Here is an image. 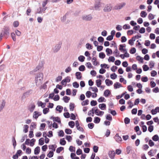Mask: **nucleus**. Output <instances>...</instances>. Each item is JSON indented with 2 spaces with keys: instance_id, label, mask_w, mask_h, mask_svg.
I'll return each mask as SVG.
<instances>
[{
  "instance_id": "6ab92c4d",
  "label": "nucleus",
  "mask_w": 159,
  "mask_h": 159,
  "mask_svg": "<svg viewBox=\"0 0 159 159\" xmlns=\"http://www.w3.org/2000/svg\"><path fill=\"white\" fill-rule=\"evenodd\" d=\"M36 124L35 123L33 122L31 123V125L30 126V128L31 130H33L34 129L36 128Z\"/></svg>"
},
{
  "instance_id": "c85d7f7f",
  "label": "nucleus",
  "mask_w": 159,
  "mask_h": 159,
  "mask_svg": "<svg viewBox=\"0 0 159 159\" xmlns=\"http://www.w3.org/2000/svg\"><path fill=\"white\" fill-rule=\"evenodd\" d=\"M108 61L109 62H114L115 61V58L113 56H110L108 59Z\"/></svg>"
},
{
  "instance_id": "5701e85b",
  "label": "nucleus",
  "mask_w": 159,
  "mask_h": 159,
  "mask_svg": "<svg viewBox=\"0 0 159 159\" xmlns=\"http://www.w3.org/2000/svg\"><path fill=\"white\" fill-rule=\"evenodd\" d=\"M110 93L111 92L108 89H107L104 91V95L105 97H107Z\"/></svg>"
},
{
  "instance_id": "393cba45",
  "label": "nucleus",
  "mask_w": 159,
  "mask_h": 159,
  "mask_svg": "<svg viewBox=\"0 0 159 159\" xmlns=\"http://www.w3.org/2000/svg\"><path fill=\"white\" fill-rule=\"evenodd\" d=\"M106 105L104 103L100 104L99 107L102 110H104L106 108Z\"/></svg>"
},
{
  "instance_id": "ddd939ff",
  "label": "nucleus",
  "mask_w": 159,
  "mask_h": 159,
  "mask_svg": "<svg viewBox=\"0 0 159 159\" xmlns=\"http://www.w3.org/2000/svg\"><path fill=\"white\" fill-rule=\"evenodd\" d=\"M108 154L110 157L111 159H113L114 158L115 152L114 151H111L109 152Z\"/></svg>"
},
{
  "instance_id": "f8f14e48",
  "label": "nucleus",
  "mask_w": 159,
  "mask_h": 159,
  "mask_svg": "<svg viewBox=\"0 0 159 159\" xmlns=\"http://www.w3.org/2000/svg\"><path fill=\"white\" fill-rule=\"evenodd\" d=\"M6 104V102L4 100H3L1 102L0 104V111L4 108Z\"/></svg>"
},
{
  "instance_id": "cd10ccee",
  "label": "nucleus",
  "mask_w": 159,
  "mask_h": 159,
  "mask_svg": "<svg viewBox=\"0 0 159 159\" xmlns=\"http://www.w3.org/2000/svg\"><path fill=\"white\" fill-rule=\"evenodd\" d=\"M97 59L95 57H93L92 60V61L93 63V64L94 66L97 65V62L96 61Z\"/></svg>"
},
{
  "instance_id": "603ef678",
  "label": "nucleus",
  "mask_w": 159,
  "mask_h": 159,
  "mask_svg": "<svg viewBox=\"0 0 159 159\" xmlns=\"http://www.w3.org/2000/svg\"><path fill=\"white\" fill-rule=\"evenodd\" d=\"M53 152L52 151H51L49 152V153L48 154L47 156L51 158L53 157Z\"/></svg>"
},
{
  "instance_id": "6e6d98bb",
  "label": "nucleus",
  "mask_w": 159,
  "mask_h": 159,
  "mask_svg": "<svg viewBox=\"0 0 159 159\" xmlns=\"http://www.w3.org/2000/svg\"><path fill=\"white\" fill-rule=\"evenodd\" d=\"M49 109L48 108H45L43 110V113L44 114H46L49 111Z\"/></svg>"
},
{
  "instance_id": "e2e57ef3",
  "label": "nucleus",
  "mask_w": 159,
  "mask_h": 159,
  "mask_svg": "<svg viewBox=\"0 0 159 159\" xmlns=\"http://www.w3.org/2000/svg\"><path fill=\"white\" fill-rule=\"evenodd\" d=\"M64 148L62 147H60L58 148L56 150V152L57 153H59L60 152L63 150Z\"/></svg>"
},
{
  "instance_id": "a19ab883",
  "label": "nucleus",
  "mask_w": 159,
  "mask_h": 159,
  "mask_svg": "<svg viewBox=\"0 0 159 159\" xmlns=\"http://www.w3.org/2000/svg\"><path fill=\"white\" fill-rule=\"evenodd\" d=\"M72 85L74 87L76 88H78L79 86V84L77 82H73L72 84Z\"/></svg>"
},
{
  "instance_id": "052dcab7",
  "label": "nucleus",
  "mask_w": 159,
  "mask_h": 159,
  "mask_svg": "<svg viewBox=\"0 0 159 159\" xmlns=\"http://www.w3.org/2000/svg\"><path fill=\"white\" fill-rule=\"evenodd\" d=\"M66 15H64L63 16L61 17V22H64L66 20Z\"/></svg>"
},
{
  "instance_id": "a211bd4d",
  "label": "nucleus",
  "mask_w": 159,
  "mask_h": 159,
  "mask_svg": "<svg viewBox=\"0 0 159 159\" xmlns=\"http://www.w3.org/2000/svg\"><path fill=\"white\" fill-rule=\"evenodd\" d=\"M106 52H107V55L108 56H110L112 53V50L109 48H107L106 49Z\"/></svg>"
},
{
  "instance_id": "13d9d810",
  "label": "nucleus",
  "mask_w": 159,
  "mask_h": 159,
  "mask_svg": "<svg viewBox=\"0 0 159 159\" xmlns=\"http://www.w3.org/2000/svg\"><path fill=\"white\" fill-rule=\"evenodd\" d=\"M100 66L102 68H109V67L108 66V65L106 64H101L100 65Z\"/></svg>"
},
{
  "instance_id": "3c124183",
  "label": "nucleus",
  "mask_w": 159,
  "mask_h": 159,
  "mask_svg": "<svg viewBox=\"0 0 159 159\" xmlns=\"http://www.w3.org/2000/svg\"><path fill=\"white\" fill-rule=\"evenodd\" d=\"M43 67V64L42 62L39 63V65L37 66V68L39 70L42 68Z\"/></svg>"
},
{
  "instance_id": "a878e982",
  "label": "nucleus",
  "mask_w": 159,
  "mask_h": 159,
  "mask_svg": "<svg viewBox=\"0 0 159 159\" xmlns=\"http://www.w3.org/2000/svg\"><path fill=\"white\" fill-rule=\"evenodd\" d=\"M63 110V107L61 106H57L56 108V110L60 113Z\"/></svg>"
},
{
  "instance_id": "37998d69",
  "label": "nucleus",
  "mask_w": 159,
  "mask_h": 159,
  "mask_svg": "<svg viewBox=\"0 0 159 159\" xmlns=\"http://www.w3.org/2000/svg\"><path fill=\"white\" fill-rule=\"evenodd\" d=\"M158 138L159 137L158 135H157L156 134L152 137V139L153 141H157L158 140Z\"/></svg>"
},
{
  "instance_id": "a18cd8bd",
  "label": "nucleus",
  "mask_w": 159,
  "mask_h": 159,
  "mask_svg": "<svg viewBox=\"0 0 159 159\" xmlns=\"http://www.w3.org/2000/svg\"><path fill=\"white\" fill-rule=\"evenodd\" d=\"M89 102V100L87 99L85 101H83L81 103V104L83 106L86 105L88 104Z\"/></svg>"
},
{
  "instance_id": "4be33fe9",
  "label": "nucleus",
  "mask_w": 159,
  "mask_h": 159,
  "mask_svg": "<svg viewBox=\"0 0 159 159\" xmlns=\"http://www.w3.org/2000/svg\"><path fill=\"white\" fill-rule=\"evenodd\" d=\"M96 107H93L92 108L91 110L89 111L88 113V115L89 116H90L91 115V113L93 114L92 116H93V114L95 113V110Z\"/></svg>"
},
{
  "instance_id": "de8ad7c7",
  "label": "nucleus",
  "mask_w": 159,
  "mask_h": 159,
  "mask_svg": "<svg viewBox=\"0 0 159 159\" xmlns=\"http://www.w3.org/2000/svg\"><path fill=\"white\" fill-rule=\"evenodd\" d=\"M39 144L42 145L44 144V139L43 138H41L39 140Z\"/></svg>"
},
{
  "instance_id": "7ed1b4c3",
  "label": "nucleus",
  "mask_w": 159,
  "mask_h": 159,
  "mask_svg": "<svg viewBox=\"0 0 159 159\" xmlns=\"http://www.w3.org/2000/svg\"><path fill=\"white\" fill-rule=\"evenodd\" d=\"M81 18L84 20L89 21L92 20L93 17L92 15L91 14L88 15L84 14L82 16Z\"/></svg>"
},
{
  "instance_id": "338daca9",
  "label": "nucleus",
  "mask_w": 159,
  "mask_h": 159,
  "mask_svg": "<svg viewBox=\"0 0 159 159\" xmlns=\"http://www.w3.org/2000/svg\"><path fill=\"white\" fill-rule=\"evenodd\" d=\"M143 70L144 71H146L149 69V67L147 65H144L143 66Z\"/></svg>"
},
{
  "instance_id": "c03bdc74",
  "label": "nucleus",
  "mask_w": 159,
  "mask_h": 159,
  "mask_svg": "<svg viewBox=\"0 0 159 159\" xmlns=\"http://www.w3.org/2000/svg\"><path fill=\"white\" fill-rule=\"evenodd\" d=\"M35 141V139H31L30 143V146L31 147H33L34 145Z\"/></svg>"
},
{
  "instance_id": "0e129e2a",
  "label": "nucleus",
  "mask_w": 159,
  "mask_h": 159,
  "mask_svg": "<svg viewBox=\"0 0 159 159\" xmlns=\"http://www.w3.org/2000/svg\"><path fill=\"white\" fill-rule=\"evenodd\" d=\"M72 70V69L71 67L70 66L68 67L67 68H66L65 70V72L68 73L70 72Z\"/></svg>"
},
{
  "instance_id": "dca6fc26",
  "label": "nucleus",
  "mask_w": 159,
  "mask_h": 159,
  "mask_svg": "<svg viewBox=\"0 0 159 159\" xmlns=\"http://www.w3.org/2000/svg\"><path fill=\"white\" fill-rule=\"evenodd\" d=\"M114 89H116L122 87V86L119 83L116 82L114 84Z\"/></svg>"
},
{
  "instance_id": "774afa93",
  "label": "nucleus",
  "mask_w": 159,
  "mask_h": 159,
  "mask_svg": "<svg viewBox=\"0 0 159 159\" xmlns=\"http://www.w3.org/2000/svg\"><path fill=\"white\" fill-rule=\"evenodd\" d=\"M152 91L155 93H158L159 92V89L158 87H156L153 89Z\"/></svg>"
},
{
  "instance_id": "79ce46f5",
  "label": "nucleus",
  "mask_w": 159,
  "mask_h": 159,
  "mask_svg": "<svg viewBox=\"0 0 159 159\" xmlns=\"http://www.w3.org/2000/svg\"><path fill=\"white\" fill-rule=\"evenodd\" d=\"M68 125L70 128H73L75 125V123L73 121H71L69 122Z\"/></svg>"
},
{
  "instance_id": "9d476101",
  "label": "nucleus",
  "mask_w": 159,
  "mask_h": 159,
  "mask_svg": "<svg viewBox=\"0 0 159 159\" xmlns=\"http://www.w3.org/2000/svg\"><path fill=\"white\" fill-rule=\"evenodd\" d=\"M41 113L40 112L35 111L33 113V117L34 118L37 119L39 116L41 115Z\"/></svg>"
},
{
  "instance_id": "473e14b6",
  "label": "nucleus",
  "mask_w": 159,
  "mask_h": 159,
  "mask_svg": "<svg viewBox=\"0 0 159 159\" xmlns=\"http://www.w3.org/2000/svg\"><path fill=\"white\" fill-rule=\"evenodd\" d=\"M63 99L65 102L67 103L70 99V98L67 96H65L64 97Z\"/></svg>"
},
{
  "instance_id": "aec40b11",
  "label": "nucleus",
  "mask_w": 159,
  "mask_h": 159,
  "mask_svg": "<svg viewBox=\"0 0 159 159\" xmlns=\"http://www.w3.org/2000/svg\"><path fill=\"white\" fill-rule=\"evenodd\" d=\"M76 78L78 80H80L82 77L81 73L80 72H78L75 73Z\"/></svg>"
},
{
  "instance_id": "1a4fd4ad",
  "label": "nucleus",
  "mask_w": 159,
  "mask_h": 159,
  "mask_svg": "<svg viewBox=\"0 0 159 159\" xmlns=\"http://www.w3.org/2000/svg\"><path fill=\"white\" fill-rule=\"evenodd\" d=\"M114 138L116 141L118 143H120L122 141L121 137L119 136L118 134H116L114 137Z\"/></svg>"
},
{
  "instance_id": "864d4df0",
  "label": "nucleus",
  "mask_w": 159,
  "mask_h": 159,
  "mask_svg": "<svg viewBox=\"0 0 159 159\" xmlns=\"http://www.w3.org/2000/svg\"><path fill=\"white\" fill-rule=\"evenodd\" d=\"M136 59L137 60L140 61L141 63L143 62V58L141 57L140 56H138L136 57Z\"/></svg>"
},
{
  "instance_id": "ea45409f",
  "label": "nucleus",
  "mask_w": 159,
  "mask_h": 159,
  "mask_svg": "<svg viewBox=\"0 0 159 159\" xmlns=\"http://www.w3.org/2000/svg\"><path fill=\"white\" fill-rule=\"evenodd\" d=\"M66 143V141L64 138L61 139L60 140V144L62 145H64Z\"/></svg>"
},
{
  "instance_id": "f704fd0d",
  "label": "nucleus",
  "mask_w": 159,
  "mask_h": 159,
  "mask_svg": "<svg viewBox=\"0 0 159 159\" xmlns=\"http://www.w3.org/2000/svg\"><path fill=\"white\" fill-rule=\"evenodd\" d=\"M35 107V106L34 104L31 105L29 108V110L31 112H32L34 110Z\"/></svg>"
},
{
  "instance_id": "72a5a7b5",
  "label": "nucleus",
  "mask_w": 159,
  "mask_h": 159,
  "mask_svg": "<svg viewBox=\"0 0 159 159\" xmlns=\"http://www.w3.org/2000/svg\"><path fill=\"white\" fill-rule=\"evenodd\" d=\"M23 128V132L25 133H27L28 131L29 126L27 125H24Z\"/></svg>"
},
{
  "instance_id": "e433bc0d",
  "label": "nucleus",
  "mask_w": 159,
  "mask_h": 159,
  "mask_svg": "<svg viewBox=\"0 0 159 159\" xmlns=\"http://www.w3.org/2000/svg\"><path fill=\"white\" fill-rule=\"evenodd\" d=\"M85 57L83 56H80L78 58V60L81 61L83 62L84 61Z\"/></svg>"
},
{
  "instance_id": "8fccbe9b",
  "label": "nucleus",
  "mask_w": 159,
  "mask_h": 159,
  "mask_svg": "<svg viewBox=\"0 0 159 159\" xmlns=\"http://www.w3.org/2000/svg\"><path fill=\"white\" fill-rule=\"evenodd\" d=\"M124 122L126 124H129L130 122V120L128 117H126L124 119Z\"/></svg>"
},
{
  "instance_id": "bb28decb",
  "label": "nucleus",
  "mask_w": 159,
  "mask_h": 159,
  "mask_svg": "<svg viewBox=\"0 0 159 159\" xmlns=\"http://www.w3.org/2000/svg\"><path fill=\"white\" fill-rule=\"evenodd\" d=\"M56 147H57V146L56 145H49V149H50L52 150V151H55V149Z\"/></svg>"
},
{
  "instance_id": "4d7b16f0",
  "label": "nucleus",
  "mask_w": 159,
  "mask_h": 159,
  "mask_svg": "<svg viewBox=\"0 0 159 159\" xmlns=\"http://www.w3.org/2000/svg\"><path fill=\"white\" fill-rule=\"evenodd\" d=\"M65 132L67 134H70L72 133V131L70 129H66L65 130Z\"/></svg>"
},
{
  "instance_id": "f257e3e1",
  "label": "nucleus",
  "mask_w": 159,
  "mask_h": 159,
  "mask_svg": "<svg viewBox=\"0 0 159 159\" xmlns=\"http://www.w3.org/2000/svg\"><path fill=\"white\" fill-rule=\"evenodd\" d=\"M43 74L42 73L38 74L35 77V83L36 85H39L41 84L43 80Z\"/></svg>"
},
{
  "instance_id": "7c9ffc66",
  "label": "nucleus",
  "mask_w": 159,
  "mask_h": 159,
  "mask_svg": "<svg viewBox=\"0 0 159 159\" xmlns=\"http://www.w3.org/2000/svg\"><path fill=\"white\" fill-rule=\"evenodd\" d=\"M96 83L97 86L99 87L101 84V81L100 80H98L96 81Z\"/></svg>"
},
{
  "instance_id": "bf43d9fd",
  "label": "nucleus",
  "mask_w": 159,
  "mask_h": 159,
  "mask_svg": "<svg viewBox=\"0 0 159 159\" xmlns=\"http://www.w3.org/2000/svg\"><path fill=\"white\" fill-rule=\"evenodd\" d=\"M86 48L88 49H92V45L89 43H87L86 45Z\"/></svg>"
},
{
  "instance_id": "680f3d73",
  "label": "nucleus",
  "mask_w": 159,
  "mask_h": 159,
  "mask_svg": "<svg viewBox=\"0 0 159 159\" xmlns=\"http://www.w3.org/2000/svg\"><path fill=\"white\" fill-rule=\"evenodd\" d=\"M97 102L96 101L92 100L91 102V105L92 106H94L97 104Z\"/></svg>"
},
{
  "instance_id": "2eb2a0df",
  "label": "nucleus",
  "mask_w": 159,
  "mask_h": 159,
  "mask_svg": "<svg viewBox=\"0 0 159 159\" xmlns=\"http://www.w3.org/2000/svg\"><path fill=\"white\" fill-rule=\"evenodd\" d=\"M47 9V7H43V8L39 7L37 10V13L39 14L41 13L42 12L45 11Z\"/></svg>"
},
{
  "instance_id": "2f4dec72",
  "label": "nucleus",
  "mask_w": 159,
  "mask_h": 159,
  "mask_svg": "<svg viewBox=\"0 0 159 159\" xmlns=\"http://www.w3.org/2000/svg\"><path fill=\"white\" fill-rule=\"evenodd\" d=\"M147 15V13L144 11H142L140 13V16L142 17H145Z\"/></svg>"
},
{
  "instance_id": "69168bd1",
  "label": "nucleus",
  "mask_w": 159,
  "mask_h": 159,
  "mask_svg": "<svg viewBox=\"0 0 159 159\" xmlns=\"http://www.w3.org/2000/svg\"><path fill=\"white\" fill-rule=\"evenodd\" d=\"M110 77L111 79H115L116 78L117 75L115 73H113L111 75Z\"/></svg>"
},
{
  "instance_id": "c9c22d12",
  "label": "nucleus",
  "mask_w": 159,
  "mask_h": 159,
  "mask_svg": "<svg viewBox=\"0 0 159 159\" xmlns=\"http://www.w3.org/2000/svg\"><path fill=\"white\" fill-rule=\"evenodd\" d=\"M98 101L99 102H105L106 101V99L104 97H101L98 99Z\"/></svg>"
},
{
  "instance_id": "b1692460",
  "label": "nucleus",
  "mask_w": 159,
  "mask_h": 159,
  "mask_svg": "<svg viewBox=\"0 0 159 159\" xmlns=\"http://www.w3.org/2000/svg\"><path fill=\"white\" fill-rule=\"evenodd\" d=\"M101 119L100 118L98 117H95L94 118V120L93 122L94 123L98 124L100 122Z\"/></svg>"
},
{
  "instance_id": "423d86ee",
  "label": "nucleus",
  "mask_w": 159,
  "mask_h": 159,
  "mask_svg": "<svg viewBox=\"0 0 159 159\" xmlns=\"http://www.w3.org/2000/svg\"><path fill=\"white\" fill-rule=\"evenodd\" d=\"M103 3L101 2H95L94 5V8L96 10H99L100 8L102 7Z\"/></svg>"
},
{
  "instance_id": "39448f33",
  "label": "nucleus",
  "mask_w": 159,
  "mask_h": 159,
  "mask_svg": "<svg viewBox=\"0 0 159 159\" xmlns=\"http://www.w3.org/2000/svg\"><path fill=\"white\" fill-rule=\"evenodd\" d=\"M112 8V5L111 4H108L105 6L103 8V11L104 12H109L111 10Z\"/></svg>"
},
{
  "instance_id": "4c0bfd02",
  "label": "nucleus",
  "mask_w": 159,
  "mask_h": 159,
  "mask_svg": "<svg viewBox=\"0 0 159 159\" xmlns=\"http://www.w3.org/2000/svg\"><path fill=\"white\" fill-rule=\"evenodd\" d=\"M105 55L103 52H101L99 53V57L101 59H103L105 57Z\"/></svg>"
},
{
  "instance_id": "6e6552de",
  "label": "nucleus",
  "mask_w": 159,
  "mask_h": 159,
  "mask_svg": "<svg viewBox=\"0 0 159 159\" xmlns=\"http://www.w3.org/2000/svg\"><path fill=\"white\" fill-rule=\"evenodd\" d=\"M95 113L97 116H101L103 115L104 112L103 111H100L97 108L95 110Z\"/></svg>"
},
{
  "instance_id": "412c9836",
  "label": "nucleus",
  "mask_w": 159,
  "mask_h": 159,
  "mask_svg": "<svg viewBox=\"0 0 159 159\" xmlns=\"http://www.w3.org/2000/svg\"><path fill=\"white\" fill-rule=\"evenodd\" d=\"M40 147L39 146L37 147L34 149V154L35 155L38 154L40 152Z\"/></svg>"
},
{
  "instance_id": "09e8293b",
  "label": "nucleus",
  "mask_w": 159,
  "mask_h": 159,
  "mask_svg": "<svg viewBox=\"0 0 159 159\" xmlns=\"http://www.w3.org/2000/svg\"><path fill=\"white\" fill-rule=\"evenodd\" d=\"M106 119L109 121H111L112 120V117L111 115L110 114H107L106 116Z\"/></svg>"
},
{
  "instance_id": "20e7f679",
  "label": "nucleus",
  "mask_w": 159,
  "mask_h": 159,
  "mask_svg": "<svg viewBox=\"0 0 159 159\" xmlns=\"http://www.w3.org/2000/svg\"><path fill=\"white\" fill-rule=\"evenodd\" d=\"M126 5V3L122 2L116 5L113 7V9L118 10L121 9Z\"/></svg>"
},
{
  "instance_id": "f03ea898",
  "label": "nucleus",
  "mask_w": 159,
  "mask_h": 159,
  "mask_svg": "<svg viewBox=\"0 0 159 159\" xmlns=\"http://www.w3.org/2000/svg\"><path fill=\"white\" fill-rule=\"evenodd\" d=\"M9 34V28L7 27H5L2 30L0 35V40L4 34L8 35Z\"/></svg>"
},
{
  "instance_id": "5fc2aeb1",
  "label": "nucleus",
  "mask_w": 159,
  "mask_h": 159,
  "mask_svg": "<svg viewBox=\"0 0 159 159\" xmlns=\"http://www.w3.org/2000/svg\"><path fill=\"white\" fill-rule=\"evenodd\" d=\"M92 93L90 91H87L86 93V96L88 98H89L92 95Z\"/></svg>"
},
{
  "instance_id": "49530a36",
  "label": "nucleus",
  "mask_w": 159,
  "mask_h": 159,
  "mask_svg": "<svg viewBox=\"0 0 159 159\" xmlns=\"http://www.w3.org/2000/svg\"><path fill=\"white\" fill-rule=\"evenodd\" d=\"M91 89L94 92H98V89L96 87H90L89 88V89L90 90Z\"/></svg>"
},
{
  "instance_id": "c756f323",
  "label": "nucleus",
  "mask_w": 159,
  "mask_h": 159,
  "mask_svg": "<svg viewBox=\"0 0 159 159\" xmlns=\"http://www.w3.org/2000/svg\"><path fill=\"white\" fill-rule=\"evenodd\" d=\"M45 104L43 103L42 102L40 101L38 103V105L39 106H41L42 108H43L45 107Z\"/></svg>"
},
{
  "instance_id": "58836bf2",
  "label": "nucleus",
  "mask_w": 159,
  "mask_h": 159,
  "mask_svg": "<svg viewBox=\"0 0 159 159\" xmlns=\"http://www.w3.org/2000/svg\"><path fill=\"white\" fill-rule=\"evenodd\" d=\"M148 18L150 20H151L154 19V16L151 13H150L148 16Z\"/></svg>"
},
{
  "instance_id": "4468645a",
  "label": "nucleus",
  "mask_w": 159,
  "mask_h": 159,
  "mask_svg": "<svg viewBox=\"0 0 159 159\" xmlns=\"http://www.w3.org/2000/svg\"><path fill=\"white\" fill-rule=\"evenodd\" d=\"M114 47L115 48V50L113 52V53L115 57H118L120 54V52L118 51L116 46H115Z\"/></svg>"
},
{
  "instance_id": "9b49d317",
  "label": "nucleus",
  "mask_w": 159,
  "mask_h": 159,
  "mask_svg": "<svg viewBox=\"0 0 159 159\" xmlns=\"http://www.w3.org/2000/svg\"><path fill=\"white\" fill-rule=\"evenodd\" d=\"M51 119H52L54 121L57 122L59 124H61V121L60 118L58 117L52 116L50 118Z\"/></svg>"
},
{
  "instance_id": "f3484780",
  "label": "nucleus",
  "mask_w": 159,
  "mask_h": 159,
  "mask_svg": "<svg viewBox=\"0 0 159 159\" xmlns=\"http://www.w3.org/2000/svg\"><path fill=\"white\" fill-rule=\"evenodd\" d=\"M105 82L106 84L108 86H109L113 84L112 81L109 79L106 80Z\"/></svg>"
},
{
  "instance_id": "0eeeda50",
  "label": "nucleus",
  "mask_w": 159,
  "mask_h": 159,
  "mask_svg": "<svg viewBox=\"0 0 159 159\" xmlns=\"http://www.w3.org/2000/svg\"><path fill=\"white\" fill-rule=\"evenodd\" d=\"M61 46V43H58L54 47L52 48V51L54 52H57L60 49Z\"/></svg>"
}]
</instances>
